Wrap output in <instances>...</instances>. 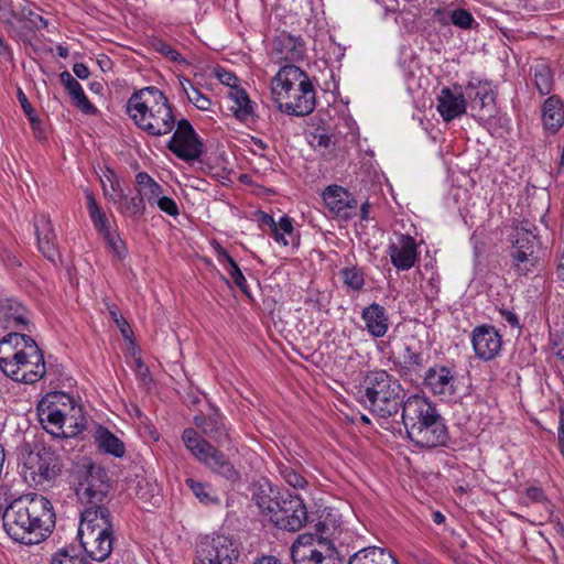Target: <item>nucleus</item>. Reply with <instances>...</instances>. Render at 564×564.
<instances>
[{
	"instance_id": "nucleus-1",
	"label": "nucleus",
	"mask_w": 564,
	"mask_h": 564,
	"mask_svg": "<svg viewBox=\"0 0 564 564\" xmlns=\"http://www.w3.org/2000/svg\"><path fill=\"white\" fill-rule=\"evenodd\" d=\"M3 529L17 543L35 545L51 534L55 527L52 502L39 494L14 499L2 513Z\"/></svg>"
},
{
	"instance_id": "nucleus-2",
	"label": "nucleus",
	"mask_w": 564,
	"mask_h": 564,
	"mask_svg": "<svg viewBox=\"0 0 564 564\" xmlns=\"http://www.w3.org/2000/svg\"><path fill=\"white\" fill-rule=\"evenodd\" d=\"M0 368L14 381L35 383L45 372L44 356L30 336L10 333L0 340Z\"/></svg>"
},
{
	"instance_id": "nucleus-3",
	"label": "nucleus",
	"mask_w": 564,
	"mask_h": 564,
	"mask_svg": "<svg viewBox=\"0 0 564 564\" xmlns=\"http://www.w3.org/2000/svg\"><path fill=\"white\" fill-rule=\"evenodd\" d=\"M127 112L151 137L169 134L177 123L167 97L154 86L134 91L127 102Z\"/></svg>"
},
{
	"instance_id": "nucleus-4",
	"label": "nucleus",
	"mask_w": 564,
	"mask_h": 564,
	"mask_svg": "<svg viewBox=\"0 0 564 564\" xmlns=\"http://www.w3.org/2000/svg\"><path fill=\"white\" fill-rule=\"evenodd\" d=\"M402 422L408 437L417 447L432 448L443 445L446 427L436 408L426 398L410 395L402 406Z\"/></svg>"
},
{
	"instance_id": "nucleus-5",
	"label": "nucleus",
	"mask_w": 564,
	"mask_h": 564,
	"mask_svg": "<svg viewBox=\"0 0 564 564\" xmlns=\"http://www.w3.org/2000/svg\"><path fill=\"white\" fill-rule=\"evenodd\" d=\"M271 95L280 110L294 116H307L315 108V90L310 77L292 64L281 67L273 77Z\"/></svg>"
},
{
	"instance_id": "nucleus-6",
	"label": "nucleus",
	"mask_w": 564,
	"mask_h": 564,
	"mask_svg": "<svg viewBox=\"0 0 564 564\" xmlns=\"http://www.w3.org/2000/svg\"><path fill=\"white\" fill-rule=\"evenodd\" d=\"M78 538L86 554L94 561L102 562L109 557L115 539L108 505L83 506Z\"/></svg>"
},
{
	"instance_id": "nucleus-7",
	"label": "nucleus",
	"mask_w": 564,
	"mask_h": 564,
	"mask_svg": "<svg viewBox=\"0 0 564 564\" xmlns=\"http://www.w3.org/2000/svg\"><path fill=\"white\" fill-rule=\"evenodd\" d=\"M360 401L368 406L372 413L389 417L399 412L400 406L405 402L404 390L399 380L386 370H376L367 373L362 380L359 391Z\"/></svg>"
},
{
	"instance_id": "nucleus-8",
	"label": "nucleus",
	"mask_w": 564,
	"mask_h": 564,
	"mask_svg": "<svg viewBox=\"0 0 564 564\" xmlns=\"http://www.w3.org/2000/svg\"><path fill=\"white\" fill-rule=\"evenodd\" d=\"M182 441L191 454L213 474L236 484L241 479V474L230 459L194 429H185Z\"/></svg>"
},
{
	"instance_id": "nucleus-9",
	"label": "nucleus",
	"mask_w": 564,
	"mask_h": 564,
	"mask_svg": "<svg viewBox=\"0 0 564 564\" xmlns=\"http://www.w3.org/2000/svg\"><path fill=\"white\" fill-rule=\"evenodd\" d=\"M76 496L83 506L108 505L110 482L105 468L84 463L76 471Z\"/></svg>"
},
{
	"instance_id": "nucleus-10",
	"label": "nucleus",
	"mask_w": 564,
	"mask_h": 564,
	"mask_svg": "<svg viewBox=\"0 0 564 564\" xmlns=\"http://www.w3.org/2000/svg\"><path fill=\"white\" fill-rule=\"evenodd\" d=\"M61 471V457L51 447H36L23 455L22 473L36 485L53 481Z\"/></svg>"
},
{
	"instance_id": "nucleus-11",
	"label": "nucleus",
	"mask_w": 564,
	"mask_h": 564,
	"mask_svg": "<svg viewBox=\"0 0 564 564\" xmlns=\"http://www.w3.org/2000/svg\"><path fill=\"white\" fill-rule=\"evenodd\" d=\"M470 110V115L486 121L496 113L495 93L487 82H469L465 88V95L460 93V116Z\"/></svg>"
},
{
	"instance_id": "nucleus-12",
	"label": "nucleus",
	"mask_w": 564,
	"mask_h": 564,
	"mask_svg": "<svg viewBox=\"0 0 564 564\" xmlns=\"http://www.w3.org/2000/svg\"><path fill=\"white\" fill-rule=\"evenodd\" d=\"M239 551L229 536L217 534L202 539L195 551L194 564H236Z\"/></svg>"
},
{
	"instance_id": "nucleus-13",
	"label": "nucleus",
	"mask_w": 564,
	"mask_h": 564,
	"mask_svg": "<svg viewBox=\"0 0 564 564\" xmlns=\"http://www.w3.org/2000/svg\"><path fill=\"white\" fill-rule=\"evenodd\" d=\"M333 549L325 539L313 534H301L291 547L294 564H335Z\"/></svg>"
},
{
	"instance_id": "nucleus-14",
	"label": "nucleus",
	"mask_w": 564,
	"mask_h": 564,
	"mask_svg": "<svg viewBox=\"0 0 564 564\" xmlns=\"http://www.w3.org/2000/svg\"><path fill=\"white\" fill-rule=\"evenodd\" d=\"M279 505L269 518L270 522L276 528L296 532L306 524L308 519L307 509L299 496L283 495Z\"/></svg>"
},
{
	"instance_id": "nucleus-15",
	"label": "nucleus",
	"mask_w": 564,
	"mask_h": 564,
	"mask_svg": "<svg viewBox=\"0 0 564 564\" xmlns=\"http://www.w3.org/2000/svg\"><path fill=\"white\" fill-rule=\"evenodd\" d=\"M531 227H533L534 230L536 229L527 221L522 223L520 226L516 227L511 236L512 246L510 256L514 267H517L520 272L529 271L530 267L534 265L536 259L538 238Z\"/></svg>"
},
{
	"instance_id": "nucleus-16",
	"label": "nucleus",
	"mask_w": 564,
	"mask_h": 564,
	"mask_svg": "<svg viewBox=\"0 0 564 564\" xmlns=\"http://www.w3.org/2000/svg\"><path fill=\"white\" fill-rule=\"evenodd\" d=\"M175 126L176 130L167 142L169 150L183 161L199 159L203 153V143L191 122L187 119H181Z\"/></svg>"
},
{
	"instance_id": "nucleus-17",
	"label": "nucleus",
	"mask_w": 564,
	"mask_h": 564,
	"mask_svg": "<svg viewBox=\"0 0 564 564\" xmlns=\"http://www.w3.org/2000/svg\"><path fill=\"white\" fill-rule=\"evenodd\" d=\"M56 398H59V400H67V393L56 391L46 394L37 405V414L43 427L53 436L59 437L66 435L64 425L69 423V421L66 419V414L56 408V403L61 404V402H58V400L55 401V403L52 401Z\"/></svg>"
},
{
	"instance_id": "nucleus-18",
	"label": "nucleus",
	"mask_w": 564,
	"mask_h": 564,
	"mask_svg": "<svg viewBox=\"0 0 564 564\" xmlns=\"http://www.w3.org/2000/svg\"><path fill=\"white\" fill-rule=\"evenodd\" d=\"M322 197L328 210L340 219H351L358 213V200L343 186L328 185Z\"/></svg>"
},
{
	"instance_id": "nucleus-19",
	"label": "nucleus",
	"mask_w": 564,
	"mask_h": 564,
	"mask_svg": "<svg viewBox=\"0 0 564 564\" xmlns=\"http://www.w3.org/2000/svg\"><path fill=\"white\" fill-rule=\"evenodd\" d=\"M471 344L476 356L481 360L489 361L499 354L502 338L494 326L481 325L473 330Z\"/></svg>"
},
{
	"instance_id": "nucleus-20",
	"label": "nucleus",
	"mask_w": 564,
	"mask_h": 564,
	"mask_svg": "<svg viewBox=\"0 0 564 564\" xmlns=\"http://www.w3.org/2000/svg\"><path fill=\"white\" fill-rule=\"evenodd\" d=\"M391 263L401 271L410 270L416 261L417 248L414 238L409 235H399L397 241L388 248Z\"/></svg>"
},
{
	"instance_id": "nucleus-21",
	"label": "nucleus",
	"mask_w": 564,
	"mask_h": 564,
	"mask_svg": "<svg viewBox=\"0 0 564 564\" xmlns=\"http://www.w3.org/2000/svg\"><path fill=\"white\" fill-rule=\"evenodd\" d=\"M425 386L442 400L451 401L455 394V378L444 366L430 368L424 377Z\"/></svg>"
},
{
	"instance_id": "nucleus-22",
	"label": "nucleus",
	"mask_w": 564,
	"mask_h": 564,
	"mask_svg": "<svg viewBox=\"0 0 564 564\" xmlns=\"http://www.w3.org/2000/svg\"><path fill=\"white\" fill-rule=\"evenodd\" d=\"M195 425L202 432L210 437L218 446H227L232 443L229 432L226 427L224 417L215 413L209 416L196 415L194 417Z\"/></svg>"
},
{
	"instance_id": "nucleus-23",
	"label": "nucleus",
	"mask_w": 564,
	"mask_h": 564,
	"mask_svg": "<svg viewBox=\"0 0 564 564\" xmlns=\"http://www.w3.org/2000/svg\"><path fill=\"white\" fill-rule=\"evenodd\" d=\"M34 228L39 250L47 260L55 262L58 258V251L54 242L55 235L50 218L45 215L35 217Z\"/></svg>"
},
{
	"instance_id": "nucleus-24",
	"label": "nucleus",
	"mask_w": 564,
	"mask_h": 564,
	"mask_svg": "<svg viewBox=\"0 0 564 564\" xmlns=\"http://www.w3.org/2000/svg\"><path fill=\"white\" fill-rule=\"evenodd\" d=\"M276 488L268 480L257 481L252 485V500L260 511L269 518L279 507L281 497Z\"/></svg>"
},
{
	"instance_id": "nucleus-25",
	"label": "nucleus",
	"mask_w": 564,
	"mask_h": 564,
	"mask_svg": "<svg viewBox=\"0 0 564 564\" xmlns=\"http://www.w3.org/2000/svg\"><path fill=\"white\" fill-rule=\"evenodd\" d=\"M305 44L302 39L283 33L274 40L275 55L286 62H299L305 56Z\"/></svg>"
},
{
	"instance_id": "nucleus-26",
	"label": "nucleus",
	"mask_w": 564,
	"mask_h": 564,
	"mask_svg": "<svg viewBox=\"0 0 564 564\" xmlns=\"http://www.w3.org/2000/svg\"><path fill=\"white\" fill-rule=\"evenodd\" d=\"M0 324L7 329H14L26 324V308L14 299L0 300Z\"/></svg>"
},
{
	"instance_id": "nucleus-27",
	"label": "nucleus",
	"mask_w": 564,
	"mask_h": 564,
	"mask_svg": "<svg viewBox=\"0 0 564 564\" xmlns=\"http://www.w3.org/2000/svg\"><path fill=\"white\" fill-rule=\"evenodd\" d=\"M366 329L373 337H383L389 328V317L383 306L372 303L365 307L361 313Z\"/></svg>"
},
{
	"instance_id": "nucleus-28",
	"label": "nucleus",
	"mask_w": 564,
	"mask_h": 564,
	"mask_svg": "<svg viewBox=\"0 0 564 564\" xmlns=\"http://www.w3.org/2000/svg\"><path fill=\"white\" fill-rule=\"evenodd\" d=\"M542 121L545 130L556 133L564 124V105L556 96L549 97L542 106Z\"/></svg>"
},
{
	"instance_id": "nucleus-29",
	"label": "nucleus",
	"mask_w": 564,
	"mask_h": 564,
	"mask_svg": "<svg viewBox=\"0 0 564 564\" xmlns=\"http://www.w3.org/2000/svg\"><path fill=\"white\" fill-rule=\"evenodd\" d=\"M394 369L401 377L410 376L412 371L422 369L426 365V359L422 351L413 349L411 346H404L402 352L393 358Z\"/></svg>"
},
{
	"instance_id": "nucleus-30",
	"label": "nucleus",
	"mask_w": 564,
	"mask_h": 564,
	"mask_svg": "<svg viewBox=\"0 0 564 564\" xmlns=\"http://www.w3.org/2000/svg\"><path fill=\"white\" fill-rule=\"evenodd\" d=\"M59 79L70 95L74 105L80 109L82 112L85 115H91L97 111L95 106L88 100L80 84L70 75L69 72L65 70L61 73Z\"/></svg>"
},
{
	"instance_id": "nucleus-31",
	"label": "nucleus",
	"mask_w": 564,
	"mask_h": 564,
	"mask_svg": "<svg viewBox=\"0 0 564 564\" xmlns=\"http://www.w3.org/2000/svg\"><path fill=\"white\" fill-rule=\"evenodd\" d=\"M348 564H399L394 556L379 546H368L350 556Z\"/></svg>"
},
{
	"instance_id": "nucleus-32",
	"label": "nucleus",
	"mask_w": 564,
	"mask_h": 564,
	"mask_svg": "<svg viewBox=\"0 0 564 564\" xmlns=\"http://www.w3.org/2000/svg\"><path fill=\"white\" fill-rule=\"evenodd\" d=\"M228 97L234 105L230 110L235 117L241 121H247L253 115V106L248 94L241 88H234L228 91Z\"/></svg>"
},
{
	"instance_id": "nucleus-33",
	"label": "nucleus",
	"mask_w": 564,
	"mask_h": 564,
	"mask_svg": "<svg viewBox=\"0 0 564 564\" xmlns=\"http://www.w3.org/2000/svg\"><path fill=\"white\" fill-rule=\"evenodd\" d=\"M135 184L138 194L150 204H154V200L163 194L162 186L147 172H139L135 175Z\"/></svg>"
},
{
	"instance_id": "nucleus-34",
	"label": "nucleus",
	"mask_w": 564,
	"mask_h": 564,
	"mask_svg": "<svg viewBox=\"0 0 564 564\" xmlns=\"http://www.w3.org/2000/svg\"><path fill=\"white\" fill-rule=\"evenodd\" d=\"M437 110L445 121H451L458 116V97L448 87H444L437 97Z\"/></svg>"
},
{
	"instance_id": "nucleus-35",
	"label": "nucleus",
	"mask_w": 564,
	"mask_h": 564,
	"mask_svg": "<svg viewBox=\"0 0 564 564\" xmlns=\"http://www.w3.org/2000/svg\"><path fill=\"white\" fill-rule=\"evenodd\" d=\"M11 15L19 22H25L32 31L42 30L47 26V20L30 6H21L18 10H12Z\"/></svg>"
},
{
	"instance_id": "nucleus-36",
	"label": "nucleus",
	"mask_w": 564,
	"mask_h": 564,
	"mask_svg": "<svg viewBox=\"0 0 564 564\" xmlns=\"http://www.w3.org/2000/svg\"><path fill=\"white\" fill-rule=\"evenodd\" d=\"M185 485L192 490L193 495L204 505H217L219 498L216 496L215 490L207 482L197 481L193 478H187Z\"/></svg>"
},
{
	"instance_id": "nucleus-37",
	"label": "nucleus",
	"mask_w": 564,
	"mask_h": 564,
	"mask_svg": "<svg viewBox=\"0 0 564 564\" xmlns=\"http://www.w3.org/2000/svg\"><path fill=\"white\" fill-rule=\"evenodd\" d=\"M87 209L93 221L94 227L97 231L102 236L106 231H110V227L108 225L107 217L105 213L101 210L99 205L97 204L94 195L90 192H87Z\"/></svg>"
},
{
	"instance_id": "nucleus-38",
	"label": "nucleus",
	"mask_w": 564,
	"mask_h": 564,
	"mask_svg": "<svg viewBox=\"0 0 564 564\" xmlns=\"http://www.w3.org/2000/svg\"><path fill=\"white\" fill-rule=\"evenodd\" d=\"M119 204V212L132 218H140L145 213V200L138 193L133 196L124 194L123 199Z\"/></svg>"
},
{
	"instance_id": "nucleus-39",
	"label": "nucleus",
	"mask_w": 564,
	"mask_h": 564,
	"mask_svg": "<svg viewBox=\"0 0 564 564\" xmlns=\"http://www.w3.org/2000/svg\"><path fill=\"white\" fill-rule=\"evenodd\" d=\"M99 446L108 454L116 457H122L124 455L123 443L110 431L101 430L98 434Z\"/></svg>"
},
{
	"instance_id": "nucleus-40",
	"label": "nucleus",
	"mask_w": 564,
	"mask_h": 564,
	"mask_svg": "<svg viewBox=\"0 0 564 564\" xmlns=\"http://www.w3.org/2000/svg\"><path fill=\"white\" fill-rule=\"evenodd\" d=\"M534 85L541 95H549L553 89V76L550 67L539 64L533 70Z\"/></svg>"
},
{
	"instance_id": "nucleus-41",
	"label": "nucleus",
	"mask_w": 564,
	"mask_h": 564,
	"mask_svg": "<svg viewBox=\"0 0 564 564\" xmlns=\"http://www.w3.org/2000/svg\"><path fill=\"white\" fill-rule=\"evenodd\" d=\"M276 468L281 477L294 488H304L305 478L293 467L290 462H278Z\"/></svg>"
},
{
	"instance_id": "nucleus-42",
	"label": "nucleus",
	"mask_w": 564,
	"mask_h": 564,
	"mask_svg": "<svg viewBox=\"0 0 564 564\" xmlns=\"http://www.w3.org/2000/svg\"><path fill=\"white\" fill-rule=\"evenodd\" d=\"M189 85V90L185 87L184 83L181 80L183 86V90L186 94V97L189 102H192L197 109L202 111H208L212 107V100L204 95L199 89L194 87L189 80L184 79Z\"/></svg>"
},
{
	"instance_id": "nucleus-43",
	"label": "nucleus",
	"mask_w": 564,
	"mask_h": 564,
	"mask_svg": "<svg viewBox=\"0 0 564 564\" xmlns=\"http://www.w3.org/2000/svg\"><path fill=\"white\" fill-rule=\"evenodd\" d=\"M54 402L57 401V398L55 400H53ZM58 402H61V404H57L56 403V408L66 414V419L69 421V425H73V423L78 426L79 423H78V417L82 419V421L84 420L83 416H82V409L80 406H78L75 401L73 400V398L67 394V400H59L58 398Z\"/></svg>"
},
{
	"instance_id": "nucleus-44",
	"label": "nucleus",
	"mask_w": 564,
	"mask_h": 564,
	"mask_svg": "<svg viewBox=\"0 0 564 564\" xmlns=\"http://www.w3.org/2000/svg\"><path fill=\"white\" fill-rule=\"evenodd\" d=\"M340 275L344 283L352 291H360L365 285L364 272L357 267L343 269Z\"/></svg>"
},
{
	"instance_id": "nucleus-45",
	"label": "nucleus",
	"mask_w": 564,
	"mask_h": 564,
	"mask_svg": "<svg viewBox=\"0 0 564 564\" xmlns=\"http://www.w3.org/2000/svg\"><path fill=\"white\" fill-rule=\"evenodd\" d=\"M102 238L115 257L118 259H123L126 257V245L116 230L106 231V234L102 235Z\"/></svg>"
},
{
	"instance_id": "nucleus-46",
	"label": "nucleus",
	"mask_w": 564,
	"mask_h": 564,
	"mask_svg": "<svg viewBox=\"0 0 564 564\" xmlns=\"http://www.w3.org/2000/svg\"><path fill=\"white\" fill-rule=\"evenodd\" d=\"M293 225L288 216H282L278 224H275L272 232L274 236V239L282 243L283 246H288L290 242L286 239V236L292 237L293 236Z\"/></svg>"
},
{
	"instance_id": "nucleus-47",
	"label": "nucleus",
	"mask_w": 564,
	"mask_h": 564,
	"mask_svg": "<svg viewBox=\"0 0 564 564\" xmlns=\"http://www.w3.org/2000/svg\"><path fill=\"white\" fill-rule=\"evenodd\" d=\"M108 181L110 185L108 188V186L104 183V194L109 202L118 204L124 197V191L121 186V182L113 173H111V177H108Z\"/></svg>"
},
{
	"instance_id": "nucleus-48",
	"label": "nucleus",
	"mask_w": 564,
	"mask_h": 564,
	"mask_svg": "<svg viewBox=\"0 0 564 564\" xmlns=\"http://www.w3.org/2000/svg\"><path fill=\"white\" fill-rule=\"evenodd\" d=\"M399 66L403 70L405 76H413L414 75V66L416 65V58L412 50L410 48H402L401 50V56L398 61Z\"/></svg>"
},
{
	"instance_id": "nucleus-49",
	"label": "nucleus",
	"mask_w": 564,
	"mask_h": 564,
	"mask_svg": "<svg viewBox=\"0 0 564 564\" xmlns=\"http://www.w3.org/2000/svg\"><path fill=\"white\" fill-rule=\"evenodd\" d=\"M153 47L158 53L164 55L172 62H185V59L181 56V54L174 47H172L169 43H166L164 41H161V40L155 41L153 43Z\"/></svg>"
},
{
	"instance_id": "nucleus-50",
	"label": "nucleus",
	"mask_w": 564,
	"mask_h": 564,
	"mask_svg": "<svg viewBox=\"0 0 564 564\" xmlns=\"http://www.w3.org/2000/svg\"><path fill=\"white\" fill-rule=\"evenodd\" d=\"M154 203L160 208V210L167 214L169 216L176 217L180 214L176 202L171 197L164 196L162 194L154 200Z\"/></svg>"
},
{
	"instance_id": "nucleus-51",
	"label": "nucleus",
	"mask_w": 564,
	"mask_h": 564,
	"mask_svg": "<svg viewBox=\"0 0 564 564\" xmlns=\"http://www.w3.org/2000/svg\"><path fill=\"white\" fill-rule=\"evenodd\" d=\"M525 498L532 503H544L545 510L552 512L551 503L541 488L529 487L525 491Z\"/></svg>"
},
{
	"instance_id": "nucleus-52",
	"label": "nucleus",
	"mask_w": 564,
	"mask_h": 564,
	"mask_svg": "<svg viewBox=\"0 0 564 564\" xmlns=\"http://www.w3.org/2000/svg\"><path fill=\"white\" fill-rule=\"evenodd\" d=\"M51 564H89L83 557L73 556L65 550L57 551L52 560Z\"/></svg>"
},
{
	"instance_id": "nucleus-53",
	"label": "nucleus",
	"mask_w": 564,
	"mask_h": 564,
	"mask_svg": "<svg viewBox=\"0 0 564 564\" xmlns=\"http://www.w3.org/2000/svg\"><path fill=\"white\" fill-rule=\"evenodd\" d=\"M228 273L230 274L234 283L245 293L249 294L248 292V285L247 280L245 275L242 274L239 265L237 263H232L230 268H227Z\"/></svg>"
},
{
	"instance_id": "nucleus-54",
	"label": "nucleus",
	"mask_w": 564,
	"mask_h": 564,
	"mask_svg": "<svg viewBox=\"0 0 564 564\" xmlns=\"http://www.w3.org/2000/svg\"><path fill=\"white\" fill-rule=\"evenodd\" d=\"M479 23L474 19L471 13L465 9H460V30H477Z\"/></svg>"
},
{
	"instance_id": "nucleus-55",
	"label": "nucleus",
	"mask_w": 564,
	"mask_h": 564,
	"mask_svg": "<svg viewBox=\"0 0 564 564\" xmlns=\"http://www.w3.org/2000/svg\"><path fill=\"white\" fill-rule=\"evenodd\" d=\"M217 77L223 84L230 87V89L238 88V78L231 72L226 69H218Z\"/></svg>"
},
{
	"instance_id": "nucleus-56",
	"label": "nucleus",
	"mask_w": 564,
	"mask_h": 564,
	"mask_svg": "<svg viewBox=\"0 0 564 564\" xmlns=\"http://www.w3.org/2000/svg\"><path fill=\"white\" fill-rule=\"evenodd\" d=\"M110 315H111L112 319L115 321V323L117 324L118 328L120 329L122 336L124 338H129V336L131 334V328H130L128 322L121 315H118L116 311L111 310Z\"/></svg>"
},
{
	"instance_id": "nucleus-57",
	"label": "nucleus",
	"mask_w": 564,
	"mask_h": 564,
	"mask_svg": "<svg viewBox=\"0 0 564 564\" xmlns=\"http://www.w3.org/2000/svg\"><path fill=\"white\" fill-rule=\"evenodd\" d=\"M217 259L224 267L230 268L232 263H237L220 245L216 248Z\"/></svg>"
},
{
	"instance_id": "nucleus-58",
	"label": "nucleus",
	"mask_w": 564,
	"mask_h": 564,
	"mask_svg": "<svg viewBox=\"0 0 564 564\" xmlns=\"http://www.w3.org/2000/svg\"><path fill=\"white\" fill-rule=\"evenodd\" d=\"M18 95H19V101H20L24 112L29 116L32 124L35 126V123H39V121H35V119L31 116V113H32L31 104L29 102L26 96L23 94V91L21 89H19Z\"/></svg>"
},
{
	"instance_id": "nucleus-59",
	"label": "nucleus",
	"mask_w": 564,
	"mask_h": 564,
	"mask_svg": "<svg viewBox=\"0 0 564 564\" xmlns=\"http://www.w3.org/2000/svg\"><path fill=\"white\" fill-rule=\"evenodd\" d=\"M73 72L80 79H87L90 75L88 67L84 63L74 64Z\"/></svg>"
},
{
	"instance_id": "nucleus-60",
	"label": "nucleus",
	"mask_w": 564,
	"mask_h": 564,
	"mask_svg": "<svg viewBox=\"0 0 564 564\" xmlns=\"http://www.w3.org/2000/svg\"><path fill=\"white\" fill-rule=\"evenodd\" d=\"M137 372L144 383L151 380L149 368L141 360L137 361Z\"/></svg>"
},
{
	"instance_id": "nucleus-61",
	"label": "nucleus",
	"mask_w": 564,
	"mask_h": 564,
	"mask_svg": "<svg viewBox=\"0 0 564 564\" xmlns=\"http://www.w3.org/2000/svg\"><path fill=\"white\" fill-rule=\"evenodd\" d=\"M441 21L444 24L452 23L458 25V9L453 10L449 14H443Z\"/></svg>"
},
{
	"instance_id": "nucleus-62",
	"label": "nucleus",
	"mask_w": 564,
	"mask_h": 564,
	"mask_svg": "<svg viewBox=\"0 0 564 564\" xmlns=\"http://www.w3.org/2000/svg\"><path fill=\"white\" fill-rule=\"evenodd\" d=\"M369 212H370V204L368 200L362 203L360 205V218L361 220H368L369 219Z\"/></svg>"
},
{
	"instance_id": "nucleus-63",
	"label": "nucleus",
	"mask_w": 564,
	"mask_h": 564,
	"mask_svg": "<svg viewBox=\"0 0 564 564\" xmlns=\"http://www.w3.org/2000/svg\"><path fill=\"white\" fill-rule=\"evenodd\" d=\"M551 523L553 524L555 532L564 538V522H562L558 518H556V519H553L551 521Z\"/></svg>"
},
{
	"instance_id": "nucleus-64",
	"label": "nucleus",
	"mask_w": 564,
	"mask_h": 564,
	"mask_svg": "<svg viewBox=\"0 0 564 564\" xmlns=\"http://www.w3.org/2000/svg\"><path fill=\"white\" fill-rule=\"evenodd\" d=\"M256 564H282L280 560L274 556H264L260 558Z\"/></svg>"
}]
</instances>
